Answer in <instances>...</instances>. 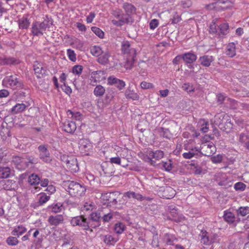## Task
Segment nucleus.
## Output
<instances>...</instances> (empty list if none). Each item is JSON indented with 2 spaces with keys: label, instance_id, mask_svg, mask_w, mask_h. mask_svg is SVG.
<instances>
[{
  "label": "nucleus",
  "instance_id": "obj_1",
  "mask_svg": "<svg viewBox=\"0 0 249 249\" xmlns=\"http://www.w3.org/2000/svg\"><path fill=\"white\" fill-rule=\"evenodd\" d=\"M63 186L69 194L74 197L83 196L86 191V188L83 184L73 181H64Z\"/></svg>",
  "mask_w": 249,
  "mask_h": 249
},
{
  "label": "nucleus",
  "instance_id": "obj_2",
  "mask_svg": "<svg viewBox=\"0 0 249 249\" xmlns=\"http://www.w3.org/2000/svg\"><path fill=\"white\" fill-rule=\"evenodd\" d=\"M112 15L117 19H113L111 22L113 25L117 26H121L124 23H132L133 22V19L130 15L122 14V11L120 9L113 11Z\"/></svg>",
  "mask_w": 249,
  "mask_h": 249
},
{
  "label": "nucleus",
  "instance_id": "obj_3",
  "mask_svg": "<svg viewBox=\"0 0 249 249\" xmlns=\"http://www.w3.org/2000/svg\"><path fill=\"white\" fill-rule=\"evenodd\" d=\"M13 161L16 164L17 168L22 170L29 167L30 164L36 163L37 159L33 157L24 158L16 156L14 158Z\"/></svg>",
  "mask_w": 249,
  "mask_h": 249
},
{
  "label": "nucleus",
  "instance_id": "obj_4",
  "mask_svg": "<svg viewBox=\"0 0 249 249\" xmlns=\"http://www.w3.org/2000/svg\"><path fill=\"white\" fill-rule=\"evenodd\" d=\"M49 25L46 21H35L32 25L31 33L33 36H40L43 35Z\"/></svg>",
  "mask_w": 249,
  "mask_h": 249
},
{
  "label": "nucleus",
  "instance_id": "obj_5",
  "mask_svg": "<svg viewBox=\"0 0 249 249\" xmlns=\"http://www.w3.org/2000/svg\"><path fill=\"white\" fill-rule=\"evenodd\" d=\"M215 178L219 185L225 188H228L232 185V179L225 173H217L215 175Z\"/></svg>",
  "mask_w": 249,
  "mask_h": 249
},
{
  "label": "nucleus",
  "instance_id": "obj_6",
  "mask_svg": "<svg viewBox=\"0 0 249 249\" xmlns=\"http://www.w3.org/2000/svg\"><path fill=\"white\" fill-rule=\"evenodd\" d=\"M2 85L6 88H9L13 89H16L21 87V83L16 75L6 76L2 80Z\"/></svg>",
  "mask_w": 249,
  "mask_h": 249
},
{
  "label": "nucleus",
  "instance_id": "obj_7",
  "mask_svg": "<svg viewBox=\"0 0 249 249\" xmlns=\"http://www.w3.org/2000/svg\"><path fill=\"white\" fill-rule=\"evenodd\" d=\"M92 148V144L89 140L82 139L79 141V148L81 153L83 155H89L91 151Z\"/></svg>",
  "mask_w": 249,
  "mask_h": 249
},
{
  "label": "nucleus",
  "instance_id": "obj_8",
  "mask_svg": "<svg viewBox=\"0 0 249 249\" xmlns=\"http://www.w3.org/2000/svg\"><path fill=\"white\" fill-rule=\"evenodd\" d=\"M71 224L73 226H79L86 230L89 227V222L82 216L73 217L71 220Z\"/></svg>",
  "mask_w": 249,
  "mask_h": 249
},
{
  "label": "nucleus",
  "instance_id": "obj_9",
  "mask_svg": "<svg viewBox=\"0 0 249 249\" xmlns=\"http://www.w3.org/2000/svg\"><path fill=\"white\" fill-rule=\"evenodd\" d=\"M122 50L124 54L128 55V57L135 58L136 55L135 49L130 46L128 41H124L122 44Z\"/></svg>",
  "mask_w": 249,
  "mask_h": 249
},
{
  "label": "nucleus",
  "instance_id": "obj_10",
  "mask_svg": "<svg viewBox=\"0 0 249 249\" xmlns=\"http://www.w3.org/2000/svg\"><path fill=\"white\" fill-rule=\"evenodd\" d=\"M199 148L205 152L204 155L206 156H210L216 151V147L212 142H203Z\"/></svg>",
  "mask_w": 249,
  "mask_h": 249
},
{
  "label": "nucleus",
  "instance_id": "obj_11",
  "mask_svg": "<svg viewBox=\"0 0 249 249\" xmlns=\"http://www.w3.org/2000/svg\"><path fill=\"white\" fill-rule=\"evenodd\" d=\"M39 152V158L43 161L46 163H49L52 160L50 153L47 148L44 145H40L38 147Z\"/></svg>",
  "mask_w": 249,
  "mask_h": 249
},
{
  "label": "nucleus",
  "instance_id": "obj_12",
  "mask_svg": "<svg viewBox=\"0 0 249 249\" xmlns=\"http://www.w3.org/2000/svg\"><path fill=\"white\" fill-rule=\"evenodd\" d=\"M201 149L198 147H192L188 152L182 154L183 157L185 159H190L193 157H197L202 154Z\"/></svg>",
  "mask_w": 249,
  "mask_h": 249
},
{
  "label": "nucleus",
  "instance_id": "obj_13",
  "mask_svg": "<svg viewBox=\"0 0 249 249\" xmlns=\"http://www.w3.org/2000/svg\"><path fill=\"white\" fill-rule=\"evenodd\" d=\"M67 167L71 172H76L78 170V166L77 160L73 157L67 158L65 161Z\"/></svg>",
  "mask_w": 249,
  "mask_h": 249
},
{
  "label": "nucleus",
  "instance_id": "obj_14",
  "mask_svg": "<svg viewBox=\"0 0 249 249\" xmlns=\"http://www.w3.org/2000/svg\"><path fill=\"white\" fill-rule=\"evenodd\" d=\"M18 27L20 29H27L30 24V16L28 14H24L19 18L18 21Z\"/></svg>",
  "mask_w": 249,
  "mask_h": 249
},
{
  "label": "nucleus",
  "instance_id": "obj_15",
  "mask_svg": "<svg viewBox=\"0 0 249 249\" xmlns=\"http://www.w3.org/2000/svg\"><path fill=\"white\" fill-rule=\"evenodd\" d=\"M196 58V55L192 53H185L182 55V59L185 63L188 64V67L190 69L194 68L193 65H191V64L195 62Z\"/></svg>",
  "mask_w": 249,
  "mask_h": 249
},
{
  "label": "nucleus",
  "instance_id": "obj_16",
  "mask_svg": "<svg viewBox=\"0 0 249 249\" xmlns=\"http://www.w3.org/2000/svg\"><path fill=\"white\" fill-rule=\"evenodd\" d=\"M147 156L148 158L145 160L147 161H151L152 159L156 160H160L163 157L164 154L163 151L161 150H157L155 151H148L147 152Z\"/></svg>",
  "mask_w": 249,
  "mask_h": 249
},
{
  "label": "nucleus",
  "instance_id": "obj_17",
  "mask_svg": "<svg viewBox=\"0 0 249 249\" xmlns=\"http://www.w3.org/2000/svg\"><path fill=\"white\" fill-rule=\"evenodd\" d=\"M1 188L5 190H15L17 188V184L13 180H6L0 181Z\"/></svg>",
  "mask_w": 249,
  "mask_h": 249
},
{
  "label": "nucleus",
  "instance_id": "obj_18",
  "mask_svg": "<svg viewBox=\"0 0 249 249\" xmlns=\"http://www.w3.org/2000/svg\"><path fill=\"white\" fill-rule=\"evenodd\" d=\"M33 67L35 73L38 78H42L44 76L45 70L42 63L36 61L34 63Z\"/></svg>",
  "mask_w": 249,
  "mask_h": 249
},
{
  "label": "nucleus",
  "instance_id": "obj_19",
  "mask_svg": "<svg viewBox=\"0 0 249 249\" xmlns=\"http://www.w3.org/2000/svg\"><path fill=\"white\" fill-rule=\"evenodd\" d=\"M111 58V54L109 51H105L102 53L97 59V62L102 65H107L109 63V59Z\"/></svg>",
  "mask_w": 249,
  "mask_h": 249
},
{
  "label": "nucleus",
  "instance_id": "obj_20",
  "mask_svg": "<svg viewBox=\"0 0 249 249\" xmlns=\"http://www.w3.org/2000/svg\"><path fill=\"white\" fill-rule=\"evenodd\" d=\"M64 131L66 132L72 133L75 131L76 129L75 123L72 121H66L62 126Z\"/></svg>",
  "mask_w": 249,
  "mask_h": 249
},
{
  "label": "nucleus",
  "instance_id": "obj_21",
  "mask_svg": "<svg viewBox=\"0 0 249 249\" xmlns=\"http://www.w3.org/2000/svg\"><path fill=\"white\" fill-rule=\"evenodd\" d=\"M214 60V58L212 56L204 55L200 57L199 61L200 64L204 67H209L211 63Z\"/></svg>",
  "mask_w": 249,
  "mask_h": 249
},
{
  "label": "nucleus",
  "instance_id": "obj_22",
  "mask_svg": "<svg viewBox=\"0 0 249 249\" xmlns=\"http://www.w3.org/2000/svg\"><path fill=\"white\" fill-rule=\"evenodd\" d=\"M63 205L61 203H53L48 207V210L53 213H58L63 210Z\"/></svg>",
  "mask_w": 249,
  "mask_h": 249
},
{
  "label": "nucleus",
  "instance_id": "obj_23",
  "mask_svg": "<svg viewBox=\"0 0 249 249\" xmlns=\"http://www.w3.org/2000/svg\"><path fill=\"white\" fill-rule=\"evenodd\" d=\"M27 231V229L23 225H18L14 228L11 233L14 236H20Z\"/></svg>",
  "mask_w": 249,
  "mask_h": 249
},
{
  "label": "nucleus",
  "instance_id": "obj_24",
  "mask_svg": "<svg viewBox=\"0 0 249 249\" xmlns=\"http://www.w3.org/2000/svg\"><path fill=\"white\" fill-rule=\"evenodd\" d=\"M224 220L229 224H234L235 222V216L234 214L229 211H224L223 215Z\"/></svg>",
  "mask_w": 249,
  "mask_h": 249
},
{
  "label": "nucleus",
  "instance_id": "obj_25",
  "mask_svg": "<svg viewBox=\"0 0 249 249\" xmlns=\"http://www.w3.org/2000/svg\"><path fill=\"white\" fill-rule=\"evenodd\" d=\"M63 220V217L62 215H56L55 216H51L48 219V222L52 225L56 226L60 223Z\"/></svg>",
  "mask_w": 249,
  "mask_h": 249
},
{
  "label": "nucleus",
  "instance_id": "obj_26",
  "mask_svg": "<svg viewBox=\"0 0 249 249\" xmlns=\"http://www.w3.org/2000/svg\"><path fill=\"white\" fill-rule=\"evenodd\" d=\"M125 96L126 98L131 99L133 100H137L139 98V95L133 90H131L130 88L125 90Z\"/></svg>",
  "mask_w": 249,
  "mask_h": 249
},
{
  "label": "nucleus",
  "instance_id": "obj_27",
  "mask_svg": "<svg viewBox=\"0 0 249 249\" xmlns=\"http://www.w3.org/2000/svg\"><path fill=\"white\" fill-rule=\"evenodd\" d=\"M225 53L231 57L235 55V46L234 43H230L228 45Z\"/></svg>",
  "mask_w": 249,
  "mask_h": 249
},
{
  "label": "nucleus",
  "instance_id": "obj_28",
  "mask_svg": "<svg viewBox=\"0 0 249 249\" xmlns=\"http://www.w3.org/2000/svg\"><path fill=\"white\" fill-rule=\"evenodd\" d=\"M12 174V170L8 167H0V178H7Z\"/></svg>",
  "mask_w": 249,
  "mask_h": 249
},
{
  "label": "nucleus",
  "instance_id": "obj_29",
  "mask_svg": "<svg viewBox=\"0 0 249 249\" xmlns=\"http://www.w3.org/2000/svg\"><path fill=\"white\" fill-rule=\"evenodd\" d=\"M27 106L24 104H17L11 109V112L13 114H17L24 111Z\"/></svg>",
  "mask_w": 249,
  "mask_h": 249
},
{
  "label": "nucleus",
  "instance_id": "obj_30",
  "mask_svg": "<svg viewBox=\"0 0 249 249\" xmlns=\"http://www.w3.org/2000/svg\"><path fill=\"white\" fill-rule=\"evenodd\" d=\"M177 240L175 236L172 234L166 233L164 237V241L168 245H173L174 243Z\"/></svg>",
  "mask_w": 249,
  "mask_h": 249
},
{
  "label": "nucleus",
  "instance_id": "obj_31",
  "mask_svg": "<svg viewBox=\"0 0 249 249\" xmlns=\"http://www.w3.org/2000/svg\"><path fill=\"white\" fill-rule=\"evenodd\" d=\"M124 197H127L129 198H134L138 200H142L143 197L140 194H136L133 192H127L124 194Z\"/></svg>",
  "mask_w": 249,
  "mask_h": 249
},
{
  "label": "nucleus",
  "instance_id": "obj_32",
  "mask_svg": "<svg viewBox=\"0 0 249 249\" xmlns=\"http://www.w3.org/2000/svg\"><path fill=\"white\" fill-rule=\"evenodd\" d=\"M239 141L244 144L247 148L249 150V136L248 135L244 133H241L239 136Z\"/></svg>",
  "mask_w": 249,
  "mask_h": 249
},
{
  "label": "nucleus",
  "instance_id": "obj_33",
  "mask_svg": "<svg viewBox=\"0 0 249 249\" xmlns=\"http://www.w3.org/2000/svg\"><path fill=\"white\" fill-rule=\"evenodd\" d=\"M104 51L102 50V48L97 45H94L91 47L90 48V53L91 54L96 57H99Z\"/></svg>",
  "mask_w": 249,
  "mask_h": 249
},
{
  "label": "nucleus",
  "instance_id": "obj_34",
  "mask_svg": "<svg viewBox=\"0 0 249 249\" xmlns=\"http://www.w3.org/2000/svg\"><path fill=\"white\" fill-rule=\"evenodd\" d=\"M95 208L96 206L94 203L90 201L86 202L82 207V211L83 212H90L95 209Z\"/></svg>",
  "mask_w": 249,
  "mask_h": 249
},
{
  "label": "nucleus",
  "instance_id": "obj_35",
  "mask_svg": "<svg viewBox=\"0 0 249 249\" xmlns=\"http://www.w3.org/2000/svg\"><path fill=\"white\" fill-rule=\"evenodd\" d=\"M50 199L49 196H47L44 193H40L38 195V203L39 205H43L45 204Z\"/></svg>",
  "mask_w": 249,
  "mask_h": 249
},
{
  "label": "nucleus",
  "instance_id": "obj_36",
  "mask_svg": "<svg viewBox=\"0 0 249 249\" xmlns=\"http://www.w3.org/2000/svg\"><path fill=\"white\" fill-rule=\"evenodd\" d=\"M17 63V61L14 58L0 57V65H11Z\"/></svg>",
  "mask_w": 249,
  "mask_h": 249
},
{
  "label": "nucleus",
  "instance_id": "obj_37",
  "mask_svg": "<svg viewBox=\"0 0 249 249\" xmlns=\"http://www.w3.org/2000/svg\"><path fill=\"white\" fill-rule=\"evenodd\" d=\"M39 177L35 174L30 175L28 178V182L32 185H36L38 184L40 181Z\"/></svg>",
  "mask_w": 249,
  "mask_h": 249
},
{
  "label": "nucleus",
  "instance_id": "obj_38",
  "mask_svg": "<svg viewBox=\"0 0 249 249\" xmlns=\"http://www.w3.org/2000/svg\"><path fill=\"white\" fill-rule=\"evenodd\" d=\"M228 116L224 113L217 114L214 116V123L216 125H220L224 122V118Z\"/></svg>",
  "mask_w": 249,
  "mask_h": 249
},
{
  "label": "nucleus",
  "instance_id": "obj_39",
  "mask_svg": "<svg viewBox=\"0 0 249 249\" xmlns=\"http://www.w3.org/2000/svg\"><path fill=\"white\" fill-rule=\"evenodd\" d=\"M114 230L117 233L121 234L125 230V226L123 223L118 222L115 225Z\"/></svg>",
  "mask_w": 249,
  "mask_h": 249
},
{
  "label": "nucleus",
  "instance_id": "obj_40",
  "mask_svg": "<svg viewBox=\"0 0 249 249\" xmlns=\"http://www.w3.org/2000/svg\"><path fill=\"white\" fill-rule=\"evenodd\" d=\"M105 92V88L101 85L96 86L94 89V94L97 97L103 95Z\"/></svg>",
  "mask_w": 249,
  "mask_h": 249
},
{
  "label": "nucleus",
  "instance_id": "obj_41",
  "mask_svg": "<svg viewBox=\"0 0 249 249\" xmlns=\"http://www.w3.org/2000/svg\"><path fill=\"white\" fill-rule=\"evenodd\" d=\"M91 31L100 38H103L104 37V32L99 28L97 27H92L91 28Z\"/></svg>",
  "mask_w": 249,
  "mask_h": 249
},
{
  "label": "nucleus",
  "instance_id": "obj_42",
  "mask_svg": "<svg viewBox=\"0 0 249 249\" xmlns=\"http://www.w3.org/2000/svg\"><path fill=\"white\" fill-rule=\"evenodd\" d=\"M199 125H200V130L203 133H206L208 132L209 127H208V124L205 120H202L199 121Z\"/></svg>",
  "mask_w": 249,
  "mask_h": 249
},
{
  "label": "nucleus",
  "instance_id": "obj_43",
  "mask_svg": "<svg viewBox=\"0 0 249 249\" xmlns=\"http://www.w3.org/2000/svg\"><path fill=\"white\" fill-rule=\"evenodd\" d=\"M83 71V67L81 65H76L73 67L71 70V72L75 75L78 76L82 73Z\"/></svg>",
  "mask_w": 249,
  "mask_h": 249
},
{
  "label": "nucleus",
  "instance_id": "obj_44",
  "mask_svg": "<svg viewBox=\"0 0 249 249\" xmlns=\"http://www.w3.org/2000/svg\"><path fill=\"white\" fill-rule=\"evenodd\" d=\"M117 241V239L114 238L111 235H107L104 238L105 243L108 245H113Z\"/></svg>",
  "mask_w": 249,
  "mask_h": 249
},
{
  "label": "nucleus",
  "instance_id": "obj_45",
  "mask_svg": "<svg viewBox=\"0 0 249 249\" xmlns=\"http://www.w3.org/2000/svg\"><path fill=\"white\" fill-rule=\"evenodd\" d=\"M123 8L126 14L130 15V13H132L135 11L134 7L131 4L125 3L124 4Z\"/></svg>",
  "mask_w": 249,
  "mask_h": 249
},
{
  "label": "nucleus",
  "instance_id": "obj_46",
  "mask_svg": "<svg viewBox=\"0 0 249 249\" xmlns=\"http://www.w3.org/2000/svg\"><path fill=\"white\" fill-rule=\"evenodd\" d=\"M248 213H249V207H240L237 210L238 215L244 216Z\"/></svg>",
  "mask_w": 249,
  "mask_h": 249
},
{
  "label": "nucleus",
  "instance_id": "obj_47",
  "mask_svg": "<svg viewBox=\"0 0 249 249\" xmlns=\"http://www.w3.org/2000/svg\"><path fill=\"white\" fill-rule=\"evenodd\" d=\"M18 242V239L14 236H9L6 239V243L9 246H16Z\"/></svg>",
  "mask_w": 249,
  "mask_h": 249
},
{
  "label": "nucleus",
  "instance_id": "obj_48",
  "mask_svg": "<svg viewBox=\"0 0 249 249\" xmlns=\"http://www.w3.org/2000/svg\"><path fill=\"white\" fill-rule=\"evenodd\" d=\"M67 54L70 60L75 62L76 60V54L74 51L71 49H69L67 50Z\"/></svg>",
  "mask_w": 249,
  "mask_h": 249
},
{
  "label": "nucleus",
  "instance_id": "obj_49",
  "mask_svg": "<svg viewBox=\"0 0 249 249\" xmlns=\"http://www.w3.org/2000/svg\"><path fill=\"white\" fill-rule=\"evenodd\" d=\"M219 29L222 35H225L229 33V25L227 23L221 24L219 27Z\"/></svg>",
  "mask_w": 249,
  "mask_h": 249
},
{
  "label": "nucleus",
  "instance_id": "obj_50",
  "mask_svg": "<svg viewBox=\"0 0 249 249\" xmlns=\"http://www.w3.org/2000/svg\"><path fill=\"white\" fill-rule=\"evenodd\" d=\"M115 213L113 212H110L109 213L105 214L103 217L102 219L104 222H108L111 219L113 218V217L115 216Z\"/></svg>",
  "mask_w": 249,
  "mask_h": 249
},
{
  "label": "nucleus",
  "instance_id": "obj_51",
  "mask_svg": "<svg viewBox=\"0 0 249 249\" xmlns=\"http://www.w3.org/2000/svg\"><path fill=\"white\" fill-rule=\"evenodd\" d=\"M246 185L243 182H238L234 184V188L236 191H243L245 190Z\"/></svg>",
  "mask_w": 249,
  "mask_h": 249
},
{
  "label": "nucleus",
  "instance_id": "obj_52",
  "mask_svg": "<svg viewBox=\"0 0 249 249\" xmlns=\"http://www.w3.org/2000/svg\"><path fill=\"white\" fill-rule=\"evenodd\" d=\"M67 114L68 116L71 115V118L76 120H80L82 118V115L79 112H75L73 113L71 110H68L67 112Z\"/></svg>",
  "mask_w": 249,
  "mask_h": 249
},
{
  "label": "nucleus",
  "instance_id": "obj_53",
  "mask_svg": "<svg viewBox=\"0 0 249 249\" xmlns=\"http://www.w3.org/2000/svg\"><path fill=\"white\" fill-rule=\"evenodd\" d=\"M134 61V58H131L128 57L127 58V60L126 61L125 64L124 65V67L126 70L130 69L133 66V63Z\"/></svg>",
  "mask_w": 249,
  "mask_h": 249
},
{
  "label": "nucleus",
  "instance_id": "obj_54",
  "mask_svg": "<svg viewBox=\"0 0 249 249\" xmlns=\"http://www.w3.org/2000/svg\"><path fill=\"white\" fill-rule=\"evenodd\" d=\"M201 242L206 245L211 244V243L210 240L209 235L207 236L206 233L204 234V233H202V235L201 238Z\"/></svg>",
  "mask_w": 249,
  "mask_h": 249
},
{
  "label": "nucleus",
  "instance_id": "obj_55",
  "mask_svg": "<svg viewBox=\"0 0 249 249\" xmlns=\"http://www.w3.org/2000/svg\"><path fill=\"white\" fill-rule=\"evenodd\" d=\"M162 167L165 169V170L167 171H170L172 170V163L171 161L168 160L166 162H162Z\"/></svg>",
  "mask_w": 249,
  "mask_h": 249
},
{
  "label": "nucleus",
  "instance_id": "obj_56",
  "mask_svg": "<svg viewBox=\"0 0 249 249\" xmlns=\"http://www.w3.org/2000/svg\"><path fill=\"white\" fill-rule=\"evenodd\" d=\"M182 88L183 90L186 91L187 92L193 91L194 90V88L193 86L189 83H184L182 85Z\"/></svg>",
  "mask_w": 249,
  "mask_h": 249
},
{
  "label": "nucleus",
  "instance_id": "obj_57",
  "mask_svg": "<svg viewBox=\"0 0 249 249\" xmlns=\"http://www.w3.org/2000/svg\"><path fill=\"white\" fill-rule=\"evenodd\" d=\"M61 89L62 90L68 95H70L72 92V89L71 87L66 85V83L63 84L61 86Z\"/></svg>",
  "mask_w": 249,
  "mask_h": 249
},
{
  "label": "nucleus",
  "instance_id": "obj_58",
  "mask_svg": "<svg viewBox=\"0 0 249 249\" xmlns=\"http://www.w3.org/2000/svg\"><path fill=\"white\" fill-rule=\"evenodd\" d=\"M109 162L111 164L121 165V159L119 157H115L110 158Z\"/></svg>",
  "mask_w": 249,
  "mask_h": 249
},
{
  "label": "nucleus",
  "instance_id": "obj_59",
  "mask_svg": "<svg viewBox=\"0 0 249 249\" xmlns=\"http://www.w3.org/2000/svg\"><path fill=\"white\" fill-rule=\"evenodd\" d=\"M223 157L221 155H217L211 158L212 161L214 163H220L222 160Z\"/></svg>",
  "mask_w": 249,
  "mask_h": 249
},
{
  "label": "nucleus",
  "instance_id": "obj_60",
  "mask_svg": "<svg viewBox=\"0 0 249 249\" xmlns=\"http://www.w3.org/2000/svg\"><path fill=\"white\" fill-rule=\"evenodd\" d=\"M141 87L143 89H149L153 88L154 86L152 84L146 82H142L141 83Z\"/></svg>",
  "mask_w": 249,
  "mask_h": 249
},
{
  "label": "nucleus",
  "instance_id": "obj_61",
  "mask_svg": "<svg viewBox=\"0 0 249 249\" xmlns=\"http://www.w3.org/2000/svg\"><path fill=\"white\" fill-rule=\"evenodd\" d=\"M119 80V79H117L114 76H110L107 79V82L109 85H116L117 84Z\"/></svg>",
  "mask_w": 249,
  "mask_h": 249
},
{
  "label": "nucleus",
  "instance_id": "obj_62",
  "mask_svg": "<svg viewBox=\"0 0 249 249\" xmlns=\"http://www.w3.org/2000/svg\"><path fill=\"white\" fill-rule=\"evenodd\" d=\"M210 240L211 244L219 242L218 236L216 234H212L209 235Z\"/></svg>",
  "mask_w": 249,
  "mask_h": 249
},
{
  "label": "nucleus",
  "instance_id": "obj_63",
  "mask_svg": "<svg viewBox=\"0 0 249 249\" xmlns=\"http://www.w3.org/2000/svg\"><path fill=\"white\" fill-rule=\"evenodd\" d=\"M95 17V14L94 12H90L89 13V15L86 18V21L87 23H91L94 18Z\"/></svg>",
  "mask_w": 249,
  "mask_h": 249
},
{
  "label": "nucleus",
  "instance_id": "obj_64",
  "mask_svg": "<svg viewBox=\"0 0 249 249\" xmlns=\"http://www.w3.org/2000/svg\"><path fill=\"white\" fill-rule=\"evenodd\" d=\"M158 25H159V21L156 19H153L151 20L149 23L150 28L151 29H152V30H154L156 27H157Z\"/></svg>",
  "mask_w": 249,
  "mask_h": 249
}]
</instances>
